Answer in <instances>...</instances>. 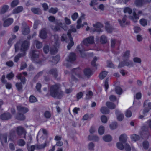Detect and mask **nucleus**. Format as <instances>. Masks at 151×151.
Here are the masks:
<instances>
[{
	"label": "nucleus",
	"mask_w": 151,
	"mask_h": 151,
	"mask_svg": "<svg viewBox=\"0 0 151 151\" xmlns=\"http://www.w3.org/2000/svg\"><path fill=\"white\" fill-rule=\"evenodd\" d=\"M48 20L50 22H54L55 21L56 26L51 25V28L54 31H61V29L65 30H67V27L65 24L62 22V20L60 19H55V17L54 16H50L48 17Z\"/></svg>",
	"instance_id": "f257e3e1"
},
{
	"label": "nucleus",
	"mask_w": 151,
	"mask_h": 151,
	"mask_svg": "<svg viewBox=\"0 0 151 151\" xmlns=\"http://www.w3.org/2000/svg\"><path fill=\"white\" fill-rule=\"evenodd\" d=\"M30 45L29 40L19 41L15 45V52H17L20 50L21 52L26 53L25 52L29 49Z\"/></svg>",
	"instance_id": "f03ea898"
},
{
	"label": "nucleus",
	"mask_w": 151,
	"mask_h": 151,
	"mask_svg": "<svg viewBox=\"0 0 151 151\" xmlns=\"http://www.w3.org/2000/svg\"><path fill=\"white\" fill-rule=\"evenodd\" d=\"M49 91L50 95L54 98L60 99L63 96V92L60 89V85L58 84L52 85L49 89Z\"/></svg>",
	"instance_id": "7ed1b4c3"
},
{
	"label": "nucleus",
	"mask_w": 151,
	"mask_h": 151,
	"mask_svg": "<svg viewBox=\"0 0 151 151\" xmlns=\"http://www.w3.org/2000/svg\"><path fill=\"white\" fill-rule=\"evenodd\" d=\"M39 54V52L36 50H32L30 52L31 58L32 60L37 63L41 64V62L38 60Z\"/></svg>",
	"instance_id": "20e7f679"
},
{
	"label": "nucleus",
	"mask_w": 151,
	"mask_h": 151,
	"mask_svg": "<svg viewBox=\"0 0 151 151\" xmlns=\"http://www.w3.org/2000/svg\"><path fill=\"white\" fill-rule=\"evenodd\" d=\"M49 143L48 142L46 141L44 144L41 145H36L35 146L33 145H32L31 147H29V143H27V146L28 151H34L35 147L38 149H42L44 148Z\"/></svg>",
	"instance_id": "39448f33"
},
{
	"label": "nucleus",
	"mask_w": 151,
	"mask_h": 151,
	"mask_svg": "<svg viewBox=\"0 0 151 151\" xmlns=\"http://www.w3.org/2000/svg\"><path fill=\"white\" fill-rule=\"evenodd\" d=\"M54 37L55 40V42L54 45V48H52L50 50V52L51 54H54L56 52L57 48L58 47L59 44V37L57 35H54Z\"/></svg>",
	"instance_id": "423d86ee"
},
{
	"label": "nucleus",
	"mask_w": 151,
	"mask_h": 151,
	"mask_svg": "<svg viewBox=\"0 0 151 151\" xmlns=\"http://www.w3.org/2000/svg\"><path fill=\"white\" fill-rule=\"evenodd\" d=\"M124 66H126L129 67H133V62L128 60L123 59V61L120 63L118 66V68H120L123 67Z\"/></svg>",
	"instance_id": "0eeeda50"
},
{
	"label": "nucleus",
	"mask_w": 151,
	"mask_h": 151,
	"mask_svg": "<svg viewBox=\"0 0 151 151\" xmlns=\"http://www.w3.org/2000/svg\"><path fill=\"white\" fill-rule=\"evenodd\" d=\"M22 33L24 35H27L30 32V29L29 26L25 22H23L22 23Z\"/></svg>",
	"instance_id": "6e6552de"
},
{
	"label": "nucleus",
	"mask_w": 151,
	"mask_h": 151,
	"mask_svg": "<svg viewBox=\"0 0 151 151\" xmlns=\"http://www.w3.org/2000/svg\"><path fill=\"white\" fill-rule=\"evenodd\" d=\"M83 42L84 45L88 46L89 45L92 44L94 42V38L93 36H90L84 39Z\"/></svg>",
	"instance_id": "1a4fd4ad"
},
{
	"label": "nucleus",
	"mask_w": 151,
	"mask_h": 151,
	"mask_svg": "<svg viewBox=\"0 0 151 151\" xmlns=\"http://www.w3.org/2000/svg\"><path fill=\"white\" fill-rule=\"evenodd\" d=\"M16 131L18 135L20 136L23 134H24V138H26V132L23 127L21 126H18L17 127Z\"/></svg>",
	"instance_id": "9d476101"
},
{
	"label": "nucleus",
	"mask_w": 151,
	"mask_h": 151,
	"mask_svg": "<svg viewBox=\"0 0 151 151\" xmlns=\"http://www.w3.org/2000/svg\"><path fill=\"white\" fill-rule=\"evenodd\" d=\"M94 28L93 31V32H96L98 33H100L102 31L101 28L103 27L102 25L100 22H98L93 25Z\"/></svg>",
	"instance_id": "9b49d317"
},
{
	"label": "nucleus",
	"mask_w": 151,
	"mask_h": 151,
	"mask_svg": "<svg viewBox=\"0 0 151 151\" xmlns=\"http://www.w3.org/2000/svg\"><path fill=\"white\" fill-rule=\"evenodd\" d=\"M141 130L139 134L142 137L143 136L144 137L145 135L148 134V129L147 127L143 126L142 127Z\"/></svg>",
	"instance_id": "f8f14e48"
},
{
	"label": "nucleus",
	"mask_w": 151,
	"mask_h": 151,
	"mask_svg": "<svg viewBox=\"0 0 151 151\" xmlns=\"http://www.w3.org/2000/svg\"><path fill=\"white\" fill-rule=\"evenodd\" d=\"M27 73L26 72H24L22 73H20L16 76L17 78L21 80V82L23 84L25 82V78L24 76L27 75Z\"/></svg>",
	"instance_id": "ddd939ff"
},
{
	"label": "nucleus",
	"mask_w": 151,
	"mask_h": 151,
	"mask_svg": "<svg viewBox=\"0 0 151 151\" xmlns=\"http://www.w3.org/2000/svg\"><path fill=\"white\" fill-rule=\"evenodd\" d=\"M115 114L116 116L117 119L118 121H121L123 120L124 115L120 111L116 109L115 110Z\"/></svg>",
	"instance_id": "4468645a"
},
{
	"label": "nucleus",
	"mask_w": 151,
	"mask_h": 151,
	"mask_svg": "<svg viewBox=\"0 0 151 151\" xmlns=\"http://www.w3.org/2000/svg\"><path fill=\"white\" fill-rule=\"evenodd\" d=\"M7 134L6 133L0 134V141L3 146L4 145V143L7 142Z\"/></svg>",
	"instance_id": "2eb2a0df"
},
{
	"label": "nucleus",
	"mask_w": 151,
	"mask_h": 151,
	"mask_svg": "<svg viewBox=\"0 0 151 151\" xmlns=\"http://www.w3.org/2000/svg\"><path fill=\"white\" fill-rule=\"evenodd\" d=\"M72 71H73V74H72L71 76L72 80L73 81H77V79L76 77L74 76V75H75L76 76L79 78H81V76L80 74L76 73V69H73Z\"/></svg>",
	"instance_id": "dca6fc26"
},
{
	"label": "nucleus",
	"mask_w": 151,
	"mask_h": 151,
	"mask_svg": "<svg viewBox=\"0 0 151 151\" xmlns=\"http://www.w3.org/2000/svg\"><path fill=\"white\" fill-rule=\"evenodd\" d=\"M13 22V19L12 18H9L4 21L3 26L4 27H7L11 25Z\"/></svg>",
	"instance_id": "f3484780"
},
{
	"label": "nucleus",
	"mask_w": 151,
	"mask_h": 151,
	"mask_svg": "<svg viewBox=\"0 0 151 151\" xmlns=\"http://www.w3.org/2000/svg\"><path fill=\"white\" fill-rule=\"evenodd\" d=\"M12 117L11 114L9 113H5L1 115L0 117L3 120H7L10 119Z\"/></svg>",
	"instance_id": "a211bd4d"
},
{
	"label": "nucleus",
	"mask_w": 151,
	"mask_h": 151,
	"mask_svg": "<svg viewBox=\"0 0 151 151\" xmlns=\"http://www.w3.org/2000/svg\"><path fill=\"white\" fill-rule=\"evenodd\" d=\"M17 110L20 112H22L25 113L29 111V109L26 107H24L22 106H18L17 107Z\"/></svg>",
	"instance_id": "6ab92c4d"
},
{
	"label": "nucleus",
	"mask_w": 151,
	"mask_h": 151,
	"mask_svg": "<svg viewBox=\"0 0 151 151\" xmlns=\"http://www.w3.org/2000/svg\"><path fill=\"white\" fill-rule=\"evenodd\" d=\"M31 10L34 14L38 15H40L42 14V11L39 8H32Z\"/></svg>",
	"instance_id": "aec40b11"
},
{
	"label": "nucleus",
	"mask_w": 151,
	"mask_h": 151,
	"mask_svg": "<svg viewBox=\"0 0 151 151\" xmlns=\"http://www.w3.org/2000/svg\"><path fill=\"white\" fill-rule=\"evenodd\" d=\"M68 37L70 40V42L67 45V47L68 50H70L71 48V47L74 45V42L73 41L72 37L71 36H70L69 32H68Z\"/></svg>",
	"instance_id": "412c9836"
},
{
	"label": "nucleus",
	"mask_w": 151,
	"mask_h": 151,
	"mask_svg": "<svg viewBox=\"0 0 151 151\" xmlns=\"http://www.w3.org/2000/svg\"><path fill=\"white\" fill-rule=\"evenodd\" d=\"M84 73L85 75L88 77L92 74L91 70L89 68H86L84 70Z\"/></svg>",
	"instance_id": "4be33fe9"
},
{
	"label": "nucleus",
	"mask_w": 151,
	"mask_h": 151,
	"mask_svg": "<svg viewBox=\"0 0 151 151\" xmlns=\"http://www.w3.org/2000/svg\"><path fill=\"white\" fill-rule=\"evenodd\" d=\"M49 74L52 75L55 78L58 76V72L55 68L51 69L49 71Z\"/></svg>",
	"instance_id": "5701e85b"
},
{
	"label": "nucleus",
	"mask_w": 151,
	"mask_h": 151,
	"mask_svg": "<svg viewBox=\"0 0 151 151\" xmlns=\"http://www.w3.org/2000/svg\"><path fill=\"white\" fill-rule=\"evenodd\" d=\"M127 137L125 134H122L119 137V140L120 142L123 143L126 142Z\"/></svg>",
	"instance_id": "b1692460"
},
{
	"label": "nucleus",
	"mask_w": 151,
	"mask_h": 151,
	"mask_svg": "<svg viewBox=\"0 0 151 151\" xmlns=\"http://www.w3.org/2000/svg\"><path fill=\"white\" fill-rule=\"evenodd\" d=\"M26 55V53H20L16 55L14 58V61L17 62L20 58Z\"/></svg>",
	"instance_id": "393cba45"
},
{
	"label": "nucleus",
	"mask_w": 151,
	"mask_h": 151,
	"mask_svg": "<svg viewBox=\"0 0 151 151\" xmlns=\"http://www.w3.org/2000/svg\"><path fill=\"white\" fill-rule=\"evenodd\" d=\"M76 59V55L74 53H71L69 55L68 59H67L66 60L68 61L71 62L75 61Z\"/></svg>",
	"instance_id": "a878e982"
},
{
	"label": "nucleus",
	"mask_w": 151,
	"mask_h": 151,
	"mask_svg": "<svg viewBox=\"0 0 151 151\" xmlns=\"http://www.w3.org/2000/svg\"><path fill=\"white\" fill-rule=\"evenodd\" d=\"M105 29L106 31L109 33H111L114 30L113 28L110 26L108 22L106 23Z\"/></svg>",
	"instance_id": "bb28decb"
},
{
	"label": "nucleus",
	"mask_w": 151,
	"mask_h": 151,
	"mask_svg": "<svg viewBox=\"0 0 151 151\" xmlns=\"http://www.w3.org/2000/svg\"><path fill=\"white\" fill-rule=\"evenodd\" d=\"M146 2L144 0H136L135 3L137 6H141L145 4Z\"/></svg>",
	"instance_id": "cd10ccee"
},
{
	"label": "nucleus",
	"mask_w": 151,
	"mask_h": 151,
	"mask_svg": "<svg viewBox=\"0 0 151 151\" xmlns=\"http://www.w3.org/2000/svg\"><path fill=\"white\" fill-rule=\"evenodd\" d=\"M129 18L132 19L134 22H136L137 21V20L139 19V17L135 12H134L133 16H130Z\"/></svg>",
	"instance_id": "c85d7f7f"
},
{
	"label": "nucleus",
	"mask_w": 151,
	"mask_h": 151,
	"mask_svg": "<svg viewBox=\"0 0 151 151\" xmlns=\"http://www.w3.org/2000/svg\"><path fill=\"white\" fill-rule=\"evenodd\" d=\"M47 32L45 29H43L41 31L40 33V37L42 39H45L47 37Z\"/></svg>",
	"instance_id": "c756f323"
},
{
	"label": "nucleus",
	"mask_w": 151,
	"mask_h": 151,
	"mask_svg": "<svg viewBox=\"0 0 151 151\" xmlns=\"http://www.w3.org/2000/svg\"><path fill=\"white\" fill-rule=\"evenodd\" d=\"M82 46L81 45H78L77 46V49L79 50V51L80 52V53L82 57L84 58L86 56V55L85 53H84V52H85L86 50H85V49H83L82 50H80L81 48V47Z\"/></svg>",
	"instance_id": "7c9ffc66"
},
{
	"label": "nucleus",
	"mask_w": 151,
	"mask_h": 151,
	"mask_svg": "<svg viewBox=\"0 0 151 151\" xmlns=\"http://www.w3.org/2000/svg\"><path fill=\"white\" fill-rule=\"evenodd\" d=\"M23 9V8L22 6H18L13 10V14L18 13L21 12L22 11Z\"/></svg>",
	"instance_id": "2f4dec72"
},
{
	"label": "nucleus",
	"mask_w": 151,
	"mask_h": 151,
	"mask_svg": "<svg viewBox=\"0 0 151 151\" xmlns=\"http://www.w3.org/2000/svg\"><path fill=\"white\" fill-rule=\"evenodd\" d=\"M101 112L103 114H107L109 113V110L106 107H102L100 109Z\"/></svg>",
	"instance_id": "473e14b6"
},
{
	"label": "nucleus",
	"mask_w": 151,
	"mask_h": 151,
	"mask_svg": "<svg viewBox=\"0 0 151 151\" xmlns=\"http://www.w3.org/2000/svg\"><path fill=\"white\" fill-rule=\"evenodd\" d=\"M9 8V6L7 5L4 6L0 11V14H3L5 13L7 11Z\"/></svg>",
	"instance_id": "72a5a7b5"
},
{
	"label": "nucleus",
	"mask_w": 151,
	"mask_h": 151,
	"mask_svg": "<svg viewBox=\"0 0 151 151\" xmlns=\"http://www.w3.org/2000/svg\"><path fill=\"white\" fill-rule=\"evenodd\" d=\"M106 105L111 109H114L115 107V104L111 102H107L106 103Z\"/></svg>",
	"instance_id": "f704fd0d"
},
{
	"label": "nucleus",
	"mask_w": 151,
	"mask_h": 151,
	"mask_svg": "<svg viewBox=\"0 0 151 151\" xmlns=\"http://www.w3.org/2000/svg\"><path fill=\"white\" fill-rule=\"evenodd\" d=\"M81 18L80 17L77 21V24L76 26V28L78 29H80L81 27H83V26L84 25L83 24H81Z\"/></svg>",
	"instance_id": "c9c22d12"
},
{
	"label": "nucleus",
	"mask_w": 151,
	"mask_h": 151,
	"mask_svg": "<svg viewBox=\"0 0 151 151\" xmlns=\"http://www.w3.org/2000/svg\"><path fill=\"white\" fill-rule=\"evenodd\" d=\"M126 17L127 16L126 15H125L123 18L122 21H121L120 19H118V22L121 26L123 27L124 26V24L126 22Z\"/></svg>",
	"instance_id": "e433bc0d"
},
{
	"label": "nucleus",
	"mask_w": 151,
	"mask_h": 151,
	"mask_svg": "<svg viewBox=\"0 0 151 151\" xmlns=\"http://www.w3.org/2000/svg\"><path fill=\"white\" fill-rule=\"evenodd\" d=\"M88 139L90 140L97 141L99 140V138L96 136L89 135L88 137Z\"/></svg>",
	"instance_id": "4c0bfd02"
},
{
	"label": "nucleus",
	"mask_w": 151,
	"mask_h": 151,
	"mask_svg": "<svg viewBox=\"0 0 151 151\" xmlns=\"http://www.w3.org/2000/svg\"><path fill=\"white\" fill-rule=\"evenodd\" d=\"M107 72L106 71H103L101 72L99 75V77L101 79H103L106 76Z\"/></svg>",
	"instance_id": "58836bf2"
},
{
	"label": "nucleus",
	"mask_w": 151,
	"mask_h": 151,
	"mask_svg": "<svg viewBox=\"0 0 151 151\" xmlns=\"http://www.w3.org/2000/svg\"><path fill=\"white\" fill-rule=\"evenodd\" d=\"M116 93L118 95H121L122 92V89L119 86H116L115 88Z\"/></svg>",
	"instance_id": "ea45409f"
},
{
	"label": "nucleus",
	"mask_w": 151,
	"mask_h": 151,
	"mask_svg": "<svg viewBox=\"0 0 151 151\" xmlns=\"http://www.w3.org/2000/svg\"><path fill=\"white\" fill-rule=\"evenodd\" d=\"M34 44L35 45L36 47L38 49L40 48L42 46V43L37 40L34 41Z\"/></svg>",
	"instance_id": "a19ab883"
},
{
	"label": "nucleus",
	"mask_w": 151,
	"mask_h": 151,
	"mask_svg": "<svg viewBox=\"0 0 151 151\" xmlns=\"http://www.w3.org/2000/svg\"><path fill=\"white\" fill-rule=\"evenodd\" d=\"M103 138L104 141L107 142H109L112 139L111 137L109 135H106L104 136Z\"/></svg>",
	"instance_id": "79ce46f5"
},
{
	"label": "nucleus",
	"mask_w": 151,
	"mask_h": 151,
	"mask_svg": "<svg viewBox=\"0 0 151 151\" xmlns=\"http://www.w3.org/2000/svg\"><path fill=\"white\" fill-rule=\"evenodd\" d=\"M16 86L19 91H21L22 88V83L20 82H17L16 84Z\"/></svg>",
	"instance_id": "37998d69"
},
{
	"label": "nucleus",
	"mask_w": 151,
	"mask_h": 151,
	"mask_svg": "<svg viewBox=\"0 0 151 151\" xmlns=\"http://www.w3.org/2000/svg\"><path fill=\"white\" fill-rule=\"evenodd\" d=\"M16 118L19 120H23L25 119L24 116L21 114H19L16 117Z\"/></svg>",
	"instance_id": "c03bdc74"
},
{
	"label": "nucleus",
	"mask_w": 151,
	"mask_h": 151,
	"mask_svg": "<svg viewBox=\"0 0 151 151\" xmlns=\"http://www.w3.org/2000/svg\"><path fill=\"white\" fill-rule=\"evenodd\" d=\"M131 139L134 141L138 140L139 139V137L138 135L133 134L131 136Z\"/></svg>",
	"instance_id": "a18cd8bd"
},
{
	"label": "nucleus",
	"mask_w": 151,
	"mask_h": 151,
	"mask_svg": "<svg viewBox=\"0 0 151 151\" xmlns=\"http://www.w3.org/2000/svg\"><path fill=\"white\" fill-rule=\"evenodd\" d=\"M52 62L54 63H57L59 61L60 59V56L58 55H57L52 58Z\"/></svg>",
	"instance_id": "49530a36"
},
{
	"label": "nucleus",
	"mask_w": 151,
	"mask_h": 151,
	"mask_svg": "<svg viewBox=\"0 0 151 151\" xmlns=\"http://www.w3.org/2000/svg\"><path fill=\"white\" fill-rule=\"evenodd\" d=\"M93 95V92L91 91L87 92L86 93V99H89L91 98Z\"/></svg>",
	"instance_id": "de8ad7c7"
},
{
	"label": "nucleus",
	"mask_w": 151,
	"mask_h": 151,
	"mask_svg": "<svg viewBox=\"0 0 151 151\" xmlns=\"http://www.w3.org/2000/svg\"><path fill=\"white\" fill-rule=\"evenodd\" d=\"M51 114L50 112L48 111H45L43 114L44 116L46 119H49L51 117Z\"/></svg>",
	"instance_id": "09e8293b"
},
{
	"label": "nucleus",
	"mask_w": 151,
	"mask_h": 151,
	"mask_svg": "<svg viewBox=\"0 0 151 151\" xmlns=\"http://www.w3.org/2000/svg\"><path fill=\"white\" fill-rule=\"evenodd\" d=\"M58 11V9L57 8H51L49 10V12L53 14L56 13Z\"/></svg>",
	"instance_id": "8fccbe9b"
},
{
	"label": "nucleus",
	"mask_w": 151,
	"mask_h": 151,
	"mask_svg": "<svg viewBox=\"0 0 151 151\" xmlns=\"http://www.w3.org/2000/svg\"><path fill=\"white\" fill-rule=\"evenodd\" d=\"M29 101L30 103H34L37 101V98L34 96L31 95L29 97Z\"/></svg>",
	"instance_id": "3c124183"
},
{
	"label": "nucleus",
	"mask_w": 151,
	"mask_h": 151,
	"mask_svg": "<svg viewBox=\"0 0 151 151\" xmlns=\"http://www.w3.org/2000/svg\"><path fill=\"white\" fill-rule=\"evenodd\" d=\"M100 42L102 44H105L107 42V39L106 36L102 35L100 38Z\"/></svg>",
	"instance_id": "603ef678"
},
{
	"label": "nucleus",
	"mask_w": 151,
	"mask_h": 151,
	"mask_svg": "<svg viewBox=\"0 0 151 151\" xmlns=\"http://www.w3.org/2000/svg\"><path fill=\"white\" fill-rule=\"evenodd\" d=\"M140 23L141 25L143 26L147 25V22L146 19H142L140 20Z\"/></svg>",
	"instance_id": "864d4df0"
},
{
	"label": "nucleus",
	"mask_w": 151,
	"mask_h": 151,
	"mask_svg": "<svg viewBox=\"0 0 151 151\" xmlns=\"http://www.w3.org/2000/svg\"><path fill=\"white\" fill-rule=\"evenodd\" d=\"M19 3V0H14L11 3V7H15Z\"/></svg>",
	"instance_id": "5fc2aeb1"
},
{
	"label": "nucleus",
	"mask_w": 151,
	"mask_h": 151,
	"mask_svg": "<svg viewBox=\"0 0 151 151\" xmlns=\"http://www.w3.org/2000/svg\"><path fill=\"white\" fill-rule=\"evenodd\" d=\"M104 129L103 126H101L98 129V132L99 134L102 135L104 132Z\"/></svg>",
	"instance_id": "6e6d98bb"
},
{
	"label": "nucleus",
	"mask_w": 151,
	"mask_h": 151,
	"mask_svg": "<svg viewBox=\"0 0 151 151\" xmlns=\"http://www.w3.org/2000/svg\"><path fill=\"white\" fill-rule=\"evenodd\" d=\"M130 51L129 50H127L123 54V57L124 59L128 58L129 57Z\"/></svg>",
	"instance_id": "4d7b16f0"
},
{
	"label": "nucleus",
	"mask_w": 151,
	"mask_h": 151,
	"mask_svg": "<svg viewBox=\"0 0 151 151\" xmlns=\"http://www.w3.org/2000/svg\"><path fill=\"white\" fill-rule=\"evenodd\" d=\"M123 143L121 142H118L116 144V146L117 147L121 150H123L124 148V147L123 145Z\"/></svg>",
	"instance_id": "13d9d810"
},
{
	"label": "nucleus",
	"mask_w": 151,
	"mask_h": 151,
	"mask_svg": "<svg viewBox=\"0 0 151 151\" xmlns=\"http://www.w3.org/2000/svg\"><path fill=\"white\" fill-rule=\"evenodd\" d=\"M78 17L77 13L75 12L71 15V18L73 21H76Z\"/></svg>",
	"instance_id": "bf43d9fd"
},
{
	"label": "nucleus",
	"mask_w": 151,
	"mask_h": 151,
	"mask_svg": "<svg viewBox=\"0 0 151 151\" xmlns=\"http://www.w3.org/2000/svg\"><path fill=\"white\" fill-rule=\"evenodd\" d=\"M124 13H128L129 14H131L132 12V9L126 7L124 8Z\"/></svg>",
	"instance_id": "052dcab7"
},
{
	"label": "nucleus",
	"mask_w": 151,
	"mask_h": 151,
	"mask_svg": "<svg viewBox=\"0 0 151 151\" xmlns=\"http://www.w3.org/2000/svg\"><path fill=\"white\" fill-rule=\"evenodd\" d=\"M14 74L12 73L11 72L6 75V78L9 80L12 79L14 77Z\"/></svg>",
	"instance_id": "680f3d73"
},
{
	"label": "nucleus",
	"mask_w": 151,
	"mask_h": 151,
	"mask_svg": "<svg viewBox=\"0 0 151 151\" xmlns=\"http://www.w3.org/2000/svg\"><path fill=\"white\" fill-rule=\"evenodd\" d=\"M18 143L19 145L23 146L25 145V142L22 139H20L18 141Z\"/></svg>",
	"instance_id": "e2e57ef3"
},
{
	"label": "nucleus",
	"mask_w": 151,
	"mask_h": 151,
	"mask_svg": "<svg viewBox=\"0 0 151 151\" xmlns=\"http://www.w3.org/2000/svg\"><path fill=\"white\" fill-rule=\"evenodd\" d=\"M143 147L145 149H147L149 147V143L147 141H145L143 142Z\"/></svg>",
	"instance_id": "0e129e2a"
},
{
	"label": "nucleus",
	"mask_w": 151,
	"mask_h": 151,
	"mask_svg": "<svg viewBox=\"0 0 151 151\" xmlns=\"http://www.w3.org/2000/svg\"><path fill=\"white\" fill-rule=\"evenodd\" d=\"M117 127V123L116 122L112 123L110 125V127L111 129H115Z\"/></svg>",
	"instance_id": "69168bd1"
},
{
	"label": "nucleus",
	"mask_w": 151,
	"mask_h": 151,
	"mask_svg": "<svg viewBox=\"0 0 151 151\" xmlns=\"http://www.w3.org/2000/svg\"><path fill=\"white\" fill-rule=\"evenodd\" d=\"M95 145L93 142H91L88 145V149L90 150H93Z\"/></svg>",
	"instance_id": "338daca9"
},
{
	"label": "nucleus",
	"mask_w": 151,
	"mask_h": 151,
	"mask_svg": "<svg viewBox=\"0 0 151 151\" xmlns=\"http://www.w3.org/2000/svg\"><path fill=\"white\" fill-rule=\"evenodd\" d=\"M98 59H99V58H97V57L95 56L94 57L91 63V65L92 66L94 67L96 66L95 63Z\"/></svg>",
	"instance_id": "774afa93"
}]
</instances>
